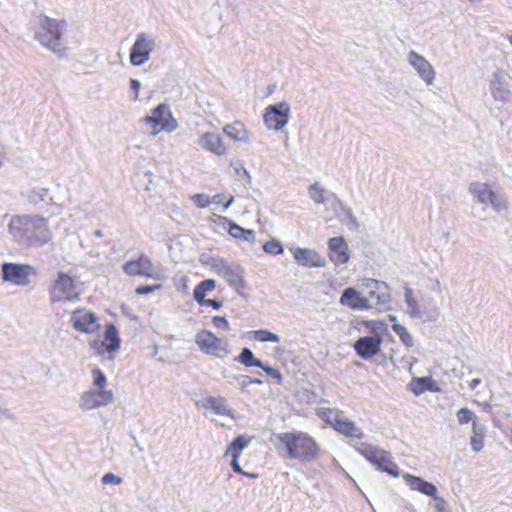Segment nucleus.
<instances>
[{
	"instance_id": "nucleus-1",
	"label": "nucleus",
	"mask_w": 512,
	"mask_h": 512,
	"mask_svg": "<svg viewBox=\"0 0 512 512\" xmlns=\"http://www.w3.org/2000/svg\"><path fill=\"white\" fill-rule=\"evenodd\" d=\"M8 232L23 247H41L52 239L47 219L39 215L12 216Z\"/></svg>"
},
{
	"instance_id": "nucleus-2",
	"label": "nucleus",
	"mask_w": 512,
	"mask_h": 512,
	"mask_svg": "<svg viewBox=\"0 0 512 512\" xmlns=\"http://www.w3.org/2000/svg\"><path fill=\"white\" fill-rule=\"evenodd\" d=\"M277 439L286 449L290 459L311 462L316 459L320 451L314 438L302 431L280 433Z\"/></svg>"
},
{
	"instance_id": "nucleus-3",
	"label": "nucleus",
	"mask_w": 512,
	"mask_h": 512,
	"mask_svg": "<svg viewBox=\"0 0 512 512\" xmlns=\"http://www.w3.org/2000/svg\"><path fill=\"white\" fill-rule=\"evenodd\" d=\"M66 27L67 24L64 20H56L41 15L38 17V28L34 36L44 47L58 55H63L66 51V45L63 41V33Z\"/></svg>"
},
{
	"instance_id": "nucleus-4",
	"label": "nucleus",
	"mask_w": 512,
	"mask_h": 512,
	"mask_svg": "<svg viewBox=\"0 0 512 512\" xmlns=\"http://www.w3.org/2000/svg\"><path fill=\"white\" fill-rule=\"evenodd\" d=\"M80 281L77 277L64 272H58L49 290L50 302L76 301L81 294Z\"/></svg>"
},
{
	"instance_id": "nucleus-5",
	"label": "nucleus",
	"mask_w": 512,
	"mask_h": 512,
	"mask_svg": "<svg viewBox=\"0 0 512 512\" xmlns=\"http://www.w3.org/2000/svg\"><path fill=\"white\" fill-rule=\"evenodd\" d=\"M354 448L378 470L395 477L399 475V468L392 461V456L388 451L363 442L355 444Z\"/></svg>"
},
{
	"instance_id": "nucleus-6",
	"label": "nucleus",
	"mask_w": 512,
	"mask_h": 512,
	"mask_svg": "<svg viewBox=\"0 0 512 512\" xmlns=\"http://www.w3.org/2000/svg\"><path fill=\"white\" fill-rule=\"evenodd\" d=\"M469 191L474 200L483 205V211L491 207L493 211L500 213L507 208V202L502 194L492 190L487 183L473 182L469 186Z\"/></svg>"
},
{
	"instance_id": "nucleus-7",
	"label": "nucleus",
	"mask_w": 512,
	"mask_h": 512,
	"mask_svg": "<svg viewBox=\"0 0 512 512\" xmlns=\"http://www.w3.org/2000/svg\"><path fill=\"white\" fill-rule=\"evenodd\" d=\"M211 267L214 273L222 277L231 288L241 294V289L245 287V271L240 264L218 259L213 262Z\"/></svg>"
},
{
	"instance_id": "nucleus-8",
	"label": "nucleus",
	"mask_w": 512,
	"mask_h": 512,
	"mask_svg": "<svg viewBox=\"0 0 512 512\" xmlns=\"http://www.w3.org/2000/svg\"><path fill=\"white\" fill-rule=\"evenodd\" d=\"M510 74L502 69L496 68L489 77V92L497 103L507 104L512 97Z\"/></svg>"
},
{
	"instance_id": "nucleus-9",
	"label": "nucleus",
	"mask_w": 512,
	"mask_h": 512,
	"mask_svg": "<svg viewBox=\"0 0 512 512\" xmlns=\"http://www.w3.org/2000/svg\"><path fill=\"white\" fill-rule=\"evenodd\" d=\"M195 343L199 349L207 355L225 358L230 354L228 341L223 338H218L208 330L199 331L195 335Z\"/></svg>"
},
{
	"instance_id": "nucleus-10",
	"label": "nucleus",
	"mask_w": 512,
	"mask_h": 512,
	"mask_svg": "<svg viewBox=\"0 0 512 512\" xmlns=\"http://www.w3.org/2000/svg\"><path fill=\"white\" fill-rule=\"evenodd\" d=\"M143 122L152 126L153 135H157L160 130L173 132L178 126L176 119L172 116L169 105L165 103L159 104L152 111V115L143 118Z\"/></svg>"
},
{
	"instance_id": "nucleus-11",
	"label": "nucleus",
	"mask_w": 512,
	"mask_h": 512,
	"mask_svg": "<svg viewBox=\"0 0 512 512\" xmlns=\"http://www.w3.org/2000/svg\"><path fill=\"white\" fill-rule=\"evenodd\" d=\"M156 46L155 37L145 32L138 33L130 50V62L134 66H142L150 59Z\"/></svg>"
},
{
	"instance_id": "nucleus-12",
	"label": "nucleus",
	"mask_w": 512,
	"mask_h": 512,
	"mask_svg": "<svg viewBox=\"0 0 512 512\" xmlns=\"http://www.w3.org/2000/svg\"><path fill=\"white\" fill-rule=\"evenodd\" d=\"M35 273L28 264L3 263L1 266L2 280L17 286H26L30 283L29 277Z\"/></svg>"
},
{
	"instance_id": "nucleus-13",
	"label": "nucleus",
	"mask_w": 512,
	"mask_h": 512,
	"mask_svg": "<svg viewBox=\"0 0 512 512\" xmlns=\"http://www.w3.org/2000/svg\"><path fill=\"white\" fill-rule=\"evenodd\" d=\"M368 297L372 303V308L376 307L380 310H386L389 308L391 296L389 286L383 282L375 279H367L365 282Z\"/></svg>"
},
{
	"instance_id": "nucleus-14",
	"label": "nucleus",
	"mask_w": 512,
	"mask_h": 512,
	"mask_svg": "<svg viewBox=\"0 0 512 512\" xmlns=\"http://www.w3.org/2000/svg\"><path fill=\"white\" fill-rule=\"evenodd\" d=\"M289 117L290 106L287 102L282 101L275 105H269L265 109L263 119L269 130L278 131L288 123Z\"/></svg>"
},
{
	"instance_id": "nucleus-15",
	"label": "nucleus",
	"mask_w": 512,
	"mask_h": 512,
	"mask_svg": "<svg viewBox=\"0 0 512 512\" xmlns=\"http://www.w3.org/2000/svg\"><path fill=\"white\" fill-rule=\"evenodd\" d=\"M123 271L129 276H141L155 280L160 279V275L155 271L151 259L145 254H140L136 259L127 261L123 265Z\"/></svg>"
},
{
	"instance_id": "nucleus-16",
	"label": "nucleus",
	"mask_w": 512,
	"mask_h": 512,
	"mask_svg": "<svg viewBox=\"0 0 512 512\" xmlns=\"http://www.w3.org/2000/svg\"><path fill=\"white\" fill-rule=\"evenodd\" d=\"M71 322L74 329L78 332L92 334L100 328L96 315L85 309H77L71 314Z\"/></svg>"
},
{
	"instance_id": "nucleus-17",
	"label": "nucleus",
	"mask_w": 512,
	"mask_h": 512,
	"mask_svg": "<svg viewBox=\"0 0 512 512\" xmlns=\"http://www.w3.org/2000/svg\"><path fill=\"white\" fill-rule=\"evenodd\" d=\"M407 61L427 85L433 84L435 70L423 56L412 50L407 55Z\"/></svg>"
},
{
	"instance_id": "nucleus-18",
	"label": "nucleus",
	"mask_w": 512,
	"mask_h": 512,
	"mask_svg": "<svg viewBox=\"0 0 512 512\" xmlns=\"http://www.w3.org/2000/svg\"><path fill=\"white\" fill-rule=\"evenodd\" d=\"M197 145L217 156H224L229 148L223 142L222 137L214 132H206L199 136Z\"/></svg>"
},
{
	"instance_id": "nucleus-19",
	"label": "nucleus",
	"mask_w": 512,
	"mask_h": 512,
	"mask_svg": "<svg viewBox=\"0 0 512 512\" xmlns=\"http://www.w3.org/2000/svg\"><path fill=\"white\" fill-rule=\"evenodd\" d=\"M296 262L304 267L321 268L326 265L325 259L315 250L309 248H291Z\"/></svg>"
},
{
	"instance_id": "nucleus-20",
	"label": "nucleus",
	"mask_w": 512,
	"mask_h": 512,
	"mask_svg": "<svg viewBox=\"0 0 512 512\" xmlns=\"http://www.w3.org/2000/svg\"><path fill=\"white\" fill-rule=\"evenodd\" d=\"M381 343L382 339L379 335L364 336L354 343V349L358 356L369 359L379 352Z\"/></svg>"
},
{
	"instance_id": "nucleus-21",
	"label": "nucleus",
	"mask_w": 512,
	"mask_h": 512,
	"mask_svg": "<svg viewBox=\"0 0 512 512\" xmlns=\"http://www.w3.org/2000/svg\"><path fill=\"white\" fill-rule=\"evenodd\" d=\"M329 258L335 265L345 264L349 260L348 247L343 237H332L328 241Z\"/></svg>"
},
{
	"instance_id": "nucleus-22",
	"label": "nucleus",
	"mask_w": 512,
	"mask_h": 512,
	"mask_svg": "<svg viewBox=\"0 0 512 512\" xmlns=\"http://www.w3.org/2000/svg\"><path fill=\"white\" fill-rule=\"evenodd\" d=\"M340 303L352 309L368 310L372 308V303L366 297H363L354 288H346L340 298Z\"/></svg>"
},
{
	"instance_id": "nucleus-23",
	"label": "nucleus",
	"mask_w": 512,
	"mask_h": 512,
	"mask_svg": "<svg viewBox=\"0 0 512 512\" xmlns=\"http://www.w3.org/2000/svg\"><path fill=\"white\" fill-rule=\"evenodd\" d=\"M333 428L347 437L358 438L361 439L363 437V431L359 428L353 421L345 418L340 415L338 420H336Z\"/></svg>"
},
{
	"instance_id": "nucleus-24",
	"label": "nucleus",
	"mask_w": 512,
	"mask_h": 512,
	"mask_svg": "<svg viewBox=\"0 0 512 512\" xmlns=\"http://www.w3.org/2000/svg\"><path fill=\"white\" fill-rule=\"evenodd\" d=\"M405 478L411 489L417 490L427 496L435 497L437 487L434 484L409 474H407Z\"/></svg>"
},
{
	"instance_id": "nucleus-25",
	"label": "nucleus",
	"mask_w": 512,
	"mask_h": 512,
	"mask_svg": "<svg viewBox=\"0 0 512 512\" xmlns=\"http://www.w3.org/2000/svg\"><path fill=\"white\" fill-rule=\"evenodd\" d=\"M224 133L237 142L247 143L250 141V137L244 124L241 122H233L223 127Z\"/></svg>"
},
{
	"instance_id": "nucleus-26",
	"label": "nucleus",
	"mask_w": 512,
	"mask_h": 512,
	"mask_svg": "<svg viewBox=\"0 0 512 512\" xmlns=\"http://www.w3.org/2000/svg\"><path fill=\"white\" fill-rule=\"evenodd\" d=\"M205 408H211L218 415L231 416V410L223 397H208L203 404Z\"/></svg>"
},
{
	"instance_id": "nucleus-27",
	"label": "nucleus",
	"mask_w": 512,
	"mask_h": 512,
	"mask_svg": "<svg viewBox=\"0 0 512 512\" xmlns=\"http://www.w3.org/2000/svg\"><path fill=\"white\" fill-rule=\"evenodd\" d=\"M108 352H115L119 349L120 338L118 331L113 324H109L105 331V339L102 342Z\"/></svg>"
},
{
	"instance_id": "nucleus-28",
	"label": "nucleus",
	"mask_w": 512,
	"mask_h": 512,
	"mask_svg": "<svg viewBox=\"0 0 512 512\" xmlns=\"http://www.w3.org/2000/svg\"><path fill=\"white\" fill-rule=\"evenodd\" d=\"M216 282L213 279H206L200 282L193 291V297L197 303L204 301L207 292L215 289Z\"/></svg>"
},
{
	"instance_id": "nucleus-29",
	"label": "nucleus",
	"mask_w": 512,
	"mask_h": 512,
	"mask_svg": "<svg viewBox=\"0 0 512 512\" xmlns=\"http://www.w3.org/2000/svg\"><path fill=\"white\" fill-rule=\"evenodd\" d=\"M412 390L416 395H419L425 391H436L434 388V381L431 377H420L414 378L412 383Z\"/></svg>"
},
{
	"instance_id": "nucleus-30",
	"label": "nucleus",
	"mask_w": 512,
	"mask_h": 512,
	"mask_svg": "<svg viewBox=\"0 0 512 512\" xmlns=\"http://www.w3.org/2000/svg\"><path fill=\"white\" fill-rule=\"evenodd\" d=\"M235 360L246 367H262V362L255 358L253 352L249 348H243Z\"/></svg>"
},
{
	"instance_id": "nucleus-31",
	"label": "nucleus",
	"mask_w": 512,
	"mask_h": 512,
	"mask_svg": "<svg viewBox=\"0 0 512 512\" xmlns=\"http://www.w3.org/2000/svg\"><path fill=\"white\" fill-rule=\"evenodd\" d=\"M308 193L316 204H323L328 200L329 192L317 182L308 187Z\"/></svg>"
},
{
	"instance_id": "nucleus-32",
	"label": "nucleus",
	"mask_w": 512,
	"mask_h": 512,
	"mask_svg": "<svg viewBox=\"0 0 512 512\" xmlns=\"http://www.w3.org/2000/svg\"><path fill=\"white\" fill-rule=\"evenodd\" d=\"M405 301L407 305V311L411 317L421 318L423 316V313L419 308L417 301L413 297L412 290L409 288L405 290Z\"/></svg>"
},
{
	"instance_id": "nucleus-33",
	"label": "nucleus",
	"mask_w": 512,
	"mask_h": 512,
	"mask_svg": "<svg viewBox=\"0 0 512 512\" xmlns=\"http://www.w3.org/2000/svg\"><path fill=\"white\" fill-rule=\"evenodd\" d=\"M341 414L342 413L339 410L332 408H319L317 410V415L332 427L335 425L336 420H338Z\"/></svg>"
},
{
	"instance_id": "nucleus-34",
	"label": "nucleus",
	"mask_w": 512,
	"mask_h": 512,
	"mask_svg": "<svg viewBox=\"0 0 512 512\" xmlns=\"http://www.w3.org/2000/svg\"><path fill=\"white\" fill-rule=\"evenodd\" d=\"M80 407L85 410L99 407V402H97L95 398L94 390H89L81 396Z\"/></svg>"
},
{
	"instance_id": "nucleus-35",
	"label": "nucleus",
	"mask_w": 512,
	"mask_h": 512,
	"mask_svg": "<svg viewBox=\"0 0 512 512\" xmlns=\"http://www.w3.org/2000/svg\"><path fill=\"white\" fill-rule=\"evenodd\" d=\"M392 329L406 346H413V337L403 325L394 324Z\"/></svg>"
},
{
	"instance_id": "nucleus-36",
	"label": "nucleus",
	"mask_w": 512,
	"mask_h": 512,
	"mask_svg": "<svg viewBox=\"0 0 512 512\" xmlns=\"http://www.w3.org/2000/svg\"><path fill=\"white\" fill-rule=\"evenodd\" d=\"M248 445V440H246L243 436L236 437L231 444L229 445L226 454H237L240 456V452L246 448Z\"/></svg>"
},
{
	"instance_id": "nucleus-37",
	"label": "nucleus",
	"mask_w": 512,
	"mask_h": 512,
	"mask_svg": "<svg viewBox=\"0 0 512 512\" xmlns=\"http://www.w3.org/2000/svg\"><path fill=\"white\" fill-rule=\"evenodd\" d=\"M254 339L259 342H274L278 343L280 342V337L268 330H256L253 331Z\"/></svg>"
},
{
	"instance_id": "nucleus-38",
	"label": "nucleus",
	"mask_w": 512,
	"mask_h": 512,
	"mask_svg": "<svg viewBox=\"0 0 512 512\" xmlns=\"http://www.w3.org/2000/svg\"><path fill=\"white\" fill-rule=\"evenodd\" d=\"M95 398L100 406H105L114 401V395L111 390H94Z\"/></svg>"
},
{
	"instance_id": "nucleus-39",
	"label": "nucleus",
	"mask_w": 512,
	"mask_h": 512,
	"mask_svg": "<svg viewBox=\"0 0 512 512\" xmlns=\"http://www.w3.org/2000/svg\"><path fill=\"white\" fill-rule=\"evenodd\" d=\"M263 250L266 253L271 254V255H280L283 253V246L279 241L273 239V240L267 241L263 245Z\"/></svg>"
},
{
	"instance_id": "nucleus-40",
	"label": "nucleus",
	"mask_w": 512,
	"mask_h": 512,
	"mask_svg": "<svg viewBox=\"0 0 512 512\" xmlns=\"http://www.w3.org/2000/svg\"><path fill=\"white\" fill-rule=\"evenodd\" d=\"M456 417L460 424H467L469 422L473 423V421L477 419L475 414L468 408L459 409L456 414Z\"/></svg>"
},
{
	"instance_id": "nucleus-41",
	"label": "nucleus",
	"mask_w": 512,
	"mask_h": 512,
	"mask_svg": "<svg viewBox=\"0 0 512 512\" xmlns=\"http://www.w3.org/2000/svg\"><path fill=\"white\" fill-rule=\"evenodd\" d=\"M224 221H226L229 225V229H228V233L235 239H241L243 233H244V228H242L241 226L237 225L236 223L232 222L231 220H229L228 218L226 217H223L222 218Z\"/></svg>"
},
{
	"instance_id": "nucleus-42",
	"label": "nucleus",
	"mask_w": 512,
	"mask_h": 512,
	"mask_svg": "<svg viewBox=\"0 0 512 512\" xmlns=\"http://www.w3.org/2000/svg\"><path fill=\"white\" fill-rule=\"evenodd\" d=\"M46 194H47L46 189H41L39 191L31 190L28 192L27 198H28L29 202H31L33 204H38L39 202L44 200Z\"/></svg>"
},
{
	"instance_id": "nucleus-43",
	"label": "nucleus",
	"mask_w": 512,
	"mask_h": 512,
	"mask_svg": "<svg viewBox=\"0 0 512 512\" xmlns=\"http://www.w3.org/2000/svg\"><path fill=\"white\" fill-rule=\"evenodd\" d=\"M193 203L199 208H206L210 205V197L205 194H195L191 197Z\"/></svg>"
},
{
	"instance_id": "nucleus-44",
	"label": "nucleus",
	"mask_w": 512,
	"mask_h": 512,
	"mask_svg": "<svg viewBox=\"0 0 512 512\" xmlns=\"http://www.w3.org/2000/svg\"><path fill=\"white\" fill-rule=\"evenodd\" d=\"M93 374V383L95 386L99 388H103L107 382L106 376L100 369H94L92 371Z\"/></svg>"
},
{
	"instance_id": "nucleus-45",
	"label": "nucleus",
	"mask_w": 512,
	"mask_h": 512,
	"mask_svg": "<svg viewBox=\"0 0 512 512\" xmlns=\"http://www.w3.org/2000/svg\"><path fill=\"white\" fill-rule=\"evenodd\" d=\"M122 478L115 475L112 472L106 473L102 476L101 482L104 485L113 484V485H119L122 483Z\"/></svg>"
},
{
	"instance_id": "nucleus-46",
	"label": "nucleus",
	"mask_w": 512,
	"mask_h": 512,
	"mask_svg": "<svg viewBox=\"0 0 512 512\" xmlns=\"http://www.w3.org/2000/svg\"><path fill=\"white\" fill-rule=\"evenodd\" d=\"M483 437L484 436H477V435L471 436L470 445H471V449L474 452H479L483 449V447H484Z\"/></svg>"
},
{
	"instance_id": "nucleus-47",
	"label": "nucleus",
	"mask_w": 512,
	"mask_h": 512,
	"mask_svg": "<svg viewBox=\"0 0 512 512\" xmlns=\"http://www.w3.org/2000/svg\"><path fill=\"white\" fill-rule=\"evenodd\" d=\"M212 322L216 328L222 329L224 331L230 330L229 322L225 317L222 316H214Z\"/></svg>"
},
{
	"instance_id": "nucleus-48",
	"label": "nucleus",
	"mask_w": 512,
	"mask_h": 512,
	"mask_svg": "<svg viewBox=\"0 0 512 512\" xmlns=\"http://www.w3.org/2000/svg\"><path fill=\"white\" fill-rule=\"evenodd\" d=\"M231 457H232L231 466H232V469L234 472L242 474V475H246V476H249L252 478L255 477L254 474H248L242 470V468L240 467L239 462H238L239 455L233 454V455H231Z\"/></svg>"
},
{
	"instance_id": "nucleus-49",
	"label": "nucleus",
	"mask_w": 512,
	"mask_h": 512,
	"mask_svg": "<svg viewBox=\"0 0 512 512\" xmlns=\"http://www.w3.org/2000/svg\"><path fill=\"white\" fill-rule=\"evenodd\" d=\"M160 288H161V285H151V286L150 285H141L136 288L135 292L138 295H145L148 293H152Z\"/></svg>"
},
{
	"instance_id": "nucleus-50",
	"label": "nucleus",
	"mask_w": 512,
	"mask_h": 512,
	"mask_svg": "<svg viewBox=\"0 0 512 512\" xmlns=\"http://www.w3.org/2000/svg\"><path fill=\"white\" fill-rule=\"evenodd\" d=\"M472 433L477 436H484L486 433V426L484 424L478 423L477 419L472 423Z\"/></svg>"
},
{
	"instance_id": "nucleus-51",
	"label": "nucleus",
	"mask_w": 512,
	"mask_h": 512,
	"mask_svg": "<svg viewBox=\"0 0 512 512\" xmlns=\"http://www.w3.org/2000/svg\"><path fill=\"white\" fill-rule=\"evenodd\" d=\"M198 304L201 306H210L215 310H219L223 306L222 301L216 299H204V301H201Z\"/></svg>"
},
{
	"instance_id": "nucleus-52",
	"label": "nucleus",
	"mask_w": 512,
	"mask_h": 512,
	"mask_svg": "<svg viewBox=\"0 0 512 512\" xmlns=\"http://www.w3.org/2000/svg\"><path fill=\"white\" fill-rule=\"evenodd\" d=\"M433 499L435 501V508H436L437 512H449V510L447 508V503L443 498L437 497L435 495V497H433Z\"/></svg>"
},
{
	"instance_id": "nucleus-53",
	"label": "nucleus",
	"mask_w": 512,
	"mask_h": 512,
	"mask_svg": "<svg viewBox=\"0 0 512 512\" xmlns=\"http://www.w3.org/2000/svg\"><path fill=\"white\" fill-rule=\"evenodd\" d=\"M237 384L241 387V388H245L247 387L248 385L252 384V377L250 376H246V375H238V376H235L234 377Z\"/></svg>"
},
{
	"instance_id": "nucleus-54",
	"label": "nucleus",
	"mask_w": 512,
	"mask_h": 512,
	"mask_svg": "<svg viewBox=\"0 0 512 512\" xmlns=\"http://www.w3.org/2000/svg\"><path fill=\"white\" fill-rule=\"evenodd\" d=\"M270 377L280 381L281 378H282V375L281 373L277 370V369H274L270 366H264L262 364V367H261Z\"/></svg>"
},
{
	"instance_id": "nucleus-55",
	"label": "nucleus",
	"mask_w": 512,
	"mask_h": 512,
	"mask_svg": "<svg viewBox=\"0 0 512 512\" xmlns=\"http://www.w3.org/2000/svg\"><path fill=\"white\" fill-rule=\"evenodd\" d=\"M2 419L13 420L14 413L9 408L0 403V420Z\"/></svg>"
},
{
	"instance_id": "nucleus-56",
	"label": "nucleus",
	"mask_w": 512,
	"mask_h": 512,
	"mask_svg": "<svg viewBox=\"0 0 512 512\" xmlns=\"http://www.w3.org/2000/svg\"><path fill=\"white\" fill-rule=\"evenodd\" d=\"M130 87H131V90L134 93L133 100L136 101L138 99V96H139V89L141 87V83L138 80H136V79H131L130 80Z\"/></svg>"
},
{
	"instance_id": "nucleus-57",
	"label": "nucleus",
	"mask_w": 512,
	"mask_h": 512,
	"mask_svg": "<svg viewBox=\"0 0 512 512\" xmlns=\"http://www.w3.org/2000/svg\"><path fill=\"white\" fill-rule=\"evenodd\" d=\"M240 240L247 241V242H254L255 231L251 230V229H245Z\"/></svg>"
},
{
	"instance_id": "nucleus-58",
	"label": "nucleus",
	"mask_w": 512,
	"mask_h": 512,
	"mask_svg": "<svg viewBox=\"0 0 512 512\" xmlns=\"http://www.w3.org/2000/svg\"><path fill=\"white\" fill-rule=\"evenodd\" d=\"M224 199L223 194H216L213 197H210V204H222Z\"/></svg>"
},
{
	"instance_id": "nucleus-59",
	"label": "nucleus",
	"mask_w": 512,
	"mask_h": 512,
	"mask_svg": "<svg viewBox=\"0 0 512 512\" xmlns=\"http://www.w3.org/2000/svg\"><path fill=\"white\" fill-rule=\"evenodd\" d=\"M346 215H347V218L349 219V221L354 225L356 226L357 225V220L355 218V216L353 215L351 209H347L346 210Z\"/></svg>"
},
{
	"instance_id": "nucleus-60",
	"label": "nucleus",
	"mask_w": 512,
	"mask_h": 512,
	"mask_svg": "<svg viewBox=\"0 0 512 512\" xmlns=\"http://www.w3.org/2000/svg\"><path fill=\"white\" fill-rule=\"evenodd\" d=\"M481 383V379L480 378H476V379H473L470 383H469V388L471 390H474L479 384Z\"/></svg>"
},
{
	"instance_id": "nucleus-61",
	"label": "nucleus",
	"mask_w": 512,
	"mask_h": 512,
	"mask_svg": "<svg viewBox=\"0 0 512 512\" xmlns=\"http://www.w3.org/2000/svg\"><path fill=\"white\" fill-rule=\"evenodd\" d=\"M234 202V197L230 196V198L227 200V202L223 203V208L228 209Z\"/></svg>"
},
{
	"instance_id": "nucleus-62",
	"label": "nucleus",
	"mask_w": 512,
	"mask_h": 512,
	"mask_svg": "<svg viewBox=\"0 0 512 512\" xmlns=\"http://www.w3.org/2000/svg\"><path fill=\"white\" fill-rule=\"evenodd\" d=\"M94 235L98 238L102 237L103 236V232L101 230H95L94 231Z\"/></svg>"
},
{
	"instance_id": "nucleus-63",
	"label": "nucleus",
	"mask_w": 512,
	"mask_h": 512,
	"mask_svg": "<svg viewBox=\"0 0 512 512\" xmlns=\"http://www.w3.org/2000/svg\"><path fill=\"white\" fill-rule=\"evenodd\" d=\"M483 409H484L485 411H490V409H491V404H489V403H487V402H486V403H484V404H483Z\"/></svg>"
},
{
	"instance_id": "nucleus-64",
	"label": "nucleus",
	"mask_w": 512,
	"mask_h": 512,
	"mask_svg": "<svg viewBox=\"0 0 512 512\" xmlns=\"http://www.w3.org/2000/svg\"><path fill=\"white\" fill-rule=\"evenodd\" d=\"M252 384H262V380L258 379V378H252Z\"/></svg>"
}]
</instances>
